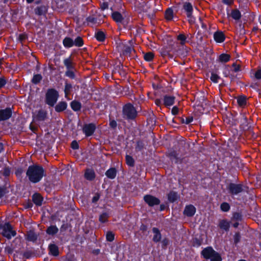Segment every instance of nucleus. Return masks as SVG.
I'll return each mask as SVG.
<instances>
[{
    "mask_svg": "<svg viewBox=\"0 0 261 261\" xmlns=\"http://www.w3.org/2000/svg\"><path fill=\"white\" fill-rule=\"evenodd\" d=\"M46 175L45 171L42 166L37 164L29 166L26 171V177L32 184L38 183Z\"/></svg>",
    "mask_w": 261,
    "mask_h": 261,
    "instance_id": "nucleus-1",
    "label": "nucleus"
},
{
    "mask_svg": "<svg viewBox=\"0 0 261 261\" xmlns=\"http://www.w3.org/2000/svg\"><path fill=\"white\" fill-rule=\"evenodd\" d=\"M122 115L124 119L127 121H133L137 118L138 112L134 105L128 102L122 107Z\"/></svg>",
    "mask_w": 261,
    "mask_h": 261,
    "instance_id": "nucleus-2",
    "label": "nucleus"
},
{
    "mask_svg": "<svg viewBox=\"0 0 261 261\" xmlns=\"http://www.w3.org/2000/svg\"><path fill=\"white\" fill-rule=\"evenodd\" d=\"M201 256L210 261H222L221 254L215 251L212 246H207L203 248L200 252Z\"/></svg>",
    "mask_w": 261,
    "mask_h": 261,
    "instance_id": "nucleus-3",
    "label": "nucleus"
},
{
    "mask_svg": "<svg viewBox=\"0 0 261 261\" xmlns=\"http://www.w3.org/2000/svg\"><path fill=\"white\" fill-rule=\"evenodd\" d=\"M59 97V92L54 88H48L45 95V102L50 107H54Z\"/></svg>",
    "mask_w": 261,
    "mask_h": 261,
    "instance_id": "nucleus-4",
    "label": "nucleus"
},
{
    "mask_svg": "<svg viewBox=\"0 0 261 261\" xmlns=\"http://www.w3.org/2000/svg\"><path fill=\"white\" fill-rule=\"evenodd\" d=\"M245 164L243 160L238 156H233L231 161L228 163L226 168L229 172H234L238 170H243Z\"/></svg>",
    "mask_w": 261,
    "mask_h": 261,
    "instance_id": "nucleus-5",
    "label": "nucleus"
},
{
    "mask_svg": "<svg viewBox=\"0 0 261 261\" xmlns=\"http://www.w3.org/2000/svg\"><path fill=\"white\" fill-rule=\"evenodd\" d=\"M181 10L185 13L189 23L191 24L195 23L196 18L193 15L194 9L192 4L189 2H184Z\"/></svg>",
    "mask_w": 261,
    "mask_h": 261,
    "instance_id": "nucleus-6",
    "label": "nucleus"
},
{
    "mask_svg": "<svg viewBox=\"0 0 261 261\" xmlns=\"http://www.w3.org/2000/svg\"><path fill=\"white\" fill-rule=\"evenodd\" d=\"M245 186L242 184L230 182L226 186L227 193L232 197L239 195L244 192Z\"/></svg>",
    "mask_w": 261,
    "mask_h": 261,
    "instance_id": "nucleus-7",
    "label": "nucleus"
},
{
    "mask_svg": "<svg viewBox=\"0 0 261 261\" xmlns=\"http://www.w3.org/2000/svg\"><path fill=\"white\" fill-rule=\"evenodd\" d=\"M239 122V127L242 132L247 130L249 128L253 127L252 125V120L248 118L246 116V114L244 112L240 113Z\"/></svg>",
    "mask_w": 261,
    "mask_h": 261,
    "instance_id": "nucleus-8",
    "label": "nucleus"
},
{
    "mask_svg": "<svg viewBox=\"0 0 261 261\" xmlns=\"http://www.w3.org/2000/svg\"><path fill=\"white\" fill-rule=\"evenodd\" d=\"M33 120L35 123L39 124L44 122L48 119L47 112L43 109H40L36 111L32 114Z\"/></svg>",
    "mask_w": 261,
    "mask_h": 261,
    "instance_id": "nucleus-9",
    "label": "nucleus"
},
{
    "mask_svg": "<svg viewBox=\"0 0 261 261\" xmlns=\"http://www.w3.org/2000/svg\"><path fill=\"white\" fill-rule=\"evenodd\" d=\"M2 234L7 239H11L12 237H15L16 235V232L12 230V225L9 223H6L4 225Z\"/></svg>",
    "mask_w": 261,
    "mask_h": 261,
    "instance_id": "nucleus-10",
    "label": "nucleus"
},
{
    "mask_svg": "<svg viewBox=\"0 0 261 261\" xmlns=\"http://www.w3.org/2000/svg\"><path fill=\"white\" fill-rule=\"evenodd\" d=\"M96 129V124L94 123H89L84 124L82 130L86 137H89L92 136Z\"/></svg>",
    "mask_w": 261,
    "mask_h": 261,
    "instance_id": "nucleus-11",
    "label": "nucleus"
},
{
    "mask_svg": "<svg viewBox=\"0 0 261 261\" xmlns=\"http://www.w3.org/2000/svg\"><path fill=\"white\" fill-rule=\"evenodd\" d=\"M143 200L150 207H153L160 204L161 201L159 198L150 194H147L144 196Z\"/></svg>",
    "mask_w": 261,
    "mask_h": 261,
    "instance_id": "nucleus-12",
    "label": "nucleus"
},
{
    "mask_svg": "<svg viewBox=\"0 0 261 261\" xmlns=\"http://www.w3.org/2000/svg\"><path fill=\"white\" fill-rule=\"evenodd\" d=\"M12 115V108H6L5 109L0 110V121H5L11 117Z\"/></svg>",
    "mask_w": 261,
    "mask_h": 261,
    "instance_id": "nucleus-13",
    "label": "nucleus"
},
{
    "mask_svg": "<svg viewBox=\"0 0 261 261\" xmlns=\"http://www.w3.org/2000/svg\"><path fill=\"white\" fill-rule=\"evenodd\" d=\"M106 16L105 15H103L102 16L99 15V18L97 19L96 17L94 16H89L87 17L86 19L87 22L88 23V25H89L90 23L92 24H95L98 23V24H100L101 23L103 22V20H102L103 18L106 17Z\"/></svg>",
    "mask_w": 261,
    "mask_h": 261,
    "instance_id": "nucleus-14",
    "label": "nucleus"
},
{
    "mask_svg": "<svg viewBox=\"0 0 261 261\" xmlns=\"http://www.w3.org/2000/svg\"><path fill=\"white\" fill-rule=\"evenodd\" d=\"M175 97L174 96L165 95L163 96V105L166 108L173 106L175 103Z\"/></svg>",
    "mask_w": 261,
    "mask_h": 261,
    "instance_id": "nucleus-15",
    "label": "nucleus"
},
{
    "mask_svg": "<svg viewBox=\"0 0 261 261\" xmlns=\"http://www.w3.org/2000/svg\"><path fill=\"white\" fill-rule=\"evenodd\" d=\"M152 232L153 234L152 241L156 244L159 243L161 241L162 237L161 230L158 228L153 227L152 228Z\"/></svg>",
    "mask_w": 261,
    "mask_h": 261,
    "instance_id": "nucleus-16",
    "label": "nucleus"
},
{
    "mask_svg": "<svg viewBox=\"0 0 261 261\" xmlns=\"http://www.w3.org/2000/svg\"><path fill=\"white\" fill-rule=\"evenodd\" d=\"M196 211L195 207L192 204H189L185 206L183 214L187 217H191L195 215Z\"/></svg>",
    "mask_w": 261,
    "mask_h": 261,
    "instance_id": "nucleus-17",
    "label": "nucleus"
},
{
    "mask_svg": "<svg viewBox=\"0 0 261 261\" xmlns=\"http://www.w3.org/2000/svg\"><path fill=\"white\" fill-rule=\"evenodd\" d=\"M253 128V127H252L249 128L247 130L242 132L244 136L247 139L254 140L257 138L258 135L254 132Z\"/></svg>",
    "mask_w": 261,
    "mask_h": 261,
    "instance_id": "nucleus-18",
    "label": "nucleus"
},
{
    "mask_svg": "<svg viewBox=\"0 0 261 261\" xmlns=\"http://www.w3.org/2000/svg\"><path fill=\"white\" fill-rule=\"evenodd\" d=\"M225 35L222 31H217L214 34V39L218 43L223 42L225 40Z\"/></svg>",
    "mask_w": 261,
    "mask_h": 261,
    "instance_id": "nucleus-19",
    "label": "nucleus"
},
{
    "mask_svg": "<svg viewBox=\"0 0 261 261\" xmlns=\"http://www.w3.org/2000/svg\"><path fill=\"white\" fill-rule=\"evenodd\" d=\"M39 234L36 233L34 230H30L27 232L25 239L29 242H36L38 239Z\"/></svg>",
    "mask_w": 261,
    "mask_h": 261,
    "instance_id": "nucleus-20",
    "label": "nucleus"
},
{
    "mask_svg": "<svg viewBox=\"0 0 261 261\" xmlns=\"http://www.w3.org/2000/svg\"><path fill=\"white\" fill-rule=\"evenodd\" d=\"M32 201L36 206H41L43 200V197L40 194L35 193L32 196Z\"/></svg>",
    "mask_w": 261,
    "mask_h": 261,
    "instance_id": "nucleus-21",
    "label": "nucleus"
},
{
    "mask_svg": "<svg viewBox=\"0 0 261 261\" xmlns=\"http://www.w3.org/2000/svg\"><path fill=\"white\" fill-rule=\"evenodd\" d=\"M48 10V8L45 5L38 6L34 9V13L38 16H45Z\"/></svg>",
    "mask_w": 261,
    "mask_h": 261,
    "instance_id": "nucleus-22",
    "label": "nucleus"
},
{
    "mask_svg": "<svg viewBox=\"0 0 261 261\" xmlns=\"http://www.w3.org/2000/svg\"><path fill=\"white\" fill-rule=\"evenodd\" d=\"M54 107L56 112L61 113L67 109L68 105L65 101H60Z\"/></svg>",
    "mask_w": 261,
    "mask_h": 261,
    "instance_id": "nucleus-23",
    "label": "nucleus"
},
{
    "mask_svg": "<svg viewBox=\"0 0 261 261\" xmlns=\"http://www.w3.org/2000/svg\"><path fill=\"white\" fill-rule=\"evenodd\" d=\"M48 249L49 251V254L54 256H57L59 255V247L55 244H49Z\"/></svg>",
    "mask_w": 261,
    "mask_h": 261,
    "instance_id": "nucleus-24",
    "label": "nucleus"
},
{
    "mask_svg": "<svg viewBox=\"0 0 261 261\" xmlns=\"http://www.w3.org/2000/svg\"><path fill=\"white\" fill-rule=\"evenodd\" d=\"M179 198V195L176 191H170L167 194L168 200L170 203L175 202Z\"/></svg>",
    "mask_w": 261,
    "mask_h": 261,
    "instance_id": "nucleus-25",
    "label": "nucleus"
},
{
    "mask_svg": "<svg viewBox=\"0 0 261 261\" xmlns=\"http://www.w3.org/2000/svg\"><path fill=\"white\" fill-rule=\"evenodd\" d=\"M94 37L97 41L103 42L106 39V34L102 31L98 30L97 31L95 32Z\"/></svg>",
    "mask_w": 261,
    "mask_h": 261,
    "instance_id": "nucleus-26",
    "label": "nucleus"
},
{
    "mask_svg": "<svg viewBox=\"0 0 261 261\" xmlns=\"http://www.w3.org/2000/svg\"><path fill=\"white\" fill-rule=\"evenodd\" d=\"M96 175L94 171L92 169H87L85 172L84 177L88 180L92 181L95 178Z\"/></svg>",
    "mask_w": 261,
    "mask_h": 261,
    "instance_id": "nucleus-27",
    "label": "nucleus"
},
{
    "mask_svg": "<svg viewBox=\"0 0 261 261\" xmlns=\"http://www.w3.org/2000/svg\"><path fill=\"white\" fill-rule=\"evenodd\" d=\"M219 227L222 230L228 231L230 228V222L226 219H222L219 221Z\"/></svg>",
    "mask_w": 261,
    "mask_h": 261,
    "instance_id": "nucleus-28",
    "label": "nucleus"
},
{
    "mask_svg": "<svg viewBox=\"0 0 261 261\" xmlns=\"http://www.w3.org/2000/svg\"><path fill=\"white\" fill-rule=\"evenodd\" d=\"M117 173L116 169L114 167H111L106 171L105 175L108 178L113 179L116 177Z\"/></svg>",
    "mask_w": 261,
    "mask_h": 261,
    "instance_id": "nucleus-29",
    "label": "nucleus"
},
{
    "mask_svg": "<svg viewBox=\"0 0 261 261\" xmlns=\"http://www.w3.org/2000/svg\"><path fill=\"white\" fill-rule=\"evenodd\" d=\"M59 231V229L55 225H51L46 229V233L51 236L56 234Z\"/></svg>",
    "mask_w": 261,
    "mask_h": 261,
    "instance_id": "nucleus-30",
    "label": "nucleus"
},
{
    "mask_svg": "<svg viewBox=\"0 0 261 261\" xmlns=\"http://www.w3.org/2000/svg\"><path fill=\"white\" fill-rule=\"evenodd\" d=\"M70 106L71 109L74 112H78L81 110L82 108L81 103L77 100H73L70 103Z\"/></svg>",
    "mask_w": 261,
    "mask_h": 261,
    "instance_id": "nucleus-31",
    "label": "nucleus"
},
{
    "mask_svg": "<svg viewBox=\"0 0 261 261\" xmlns=\"http://www.w3.org/2000/svg\"><path fill=\"white\" fill-rule=\"evenodd\" d=\"M63 64L67 70H74L75 69L74 66L73 65V63L71 60V56L63 60Z\"/></svg>",
    "mask_w": 261,
    "mask_h": 261,
    "instance_id": "nucleus-32",
    "label": "nucleus"
},
{
    "mask_svg": "<svg viewBox=\"0 0 261 261\" xmlns=\"http://www.w3.org/2000/svg\"><path fill=\"white\" fill-rule=\"evenodd\" d=\"M112 18L116 22H121L124 19L122 15L118 11L112 13Z\"/></svg>",
    "mask_w": 261,
    "mask_h": 261,
    "instance_id": "nucleus-33",
    "label": "nucleus"
},
{
    "mask_svg": "<svg viewBox=\"0 0 261 261\" xmlns=\"http://www.w3.org/2000/svg\"><path fill=\"white\" fill-rule=\"evenodd\" d=\"M63 44L64 46L66 48L72 47L74 46L73 40L69 37H66L63 40Z\"/></svg>",
    "mask_w": 261,
    "mask_h": 261,
    "instance_id": "nucleus-34",
    "label": "nucleus"
},
{
    "mask_svg": "<svg viewBox=\"0 0 261 261\" xmlns=\"http://www.w3.org/2000/svg\"><path fill=\"white\" fill-rule=\"evenodd\" d=\"M230 58L231 56L230 55L223 53L219 55L218 60L219 62L226 63L230 61Z\"/></svg>",
    "mask_w": 261,
    "mask_h": 261,
    "instance_id": "nucleus-35",
    "label": "nucleus"
},
{
    "mask_svg": "<svg viewBox=\"0 0 261 261\" xmlns=\"http://www.w3.org/2000/svg\"><path fill=\"white\" fill-rule=\"evenodd\" d=\"M238 105L242 108H244L247 104V97L245 95H241L237 98Z\"/></svg>",
    "mask_w": 261,
    "mask_h": 261,
    "instance_id": "nucleus-36",
    "label": "nucleus"
},
{
    "mask_svg": "<svg viewBox=\"0 0 261 261\" xmlns=\"http://www.w3.org/2000/svg\"><path fill=\"white\" fill-rule=\"evenodd\" d=\"M72 90V85L70 83H68L66 82L65 83V87H64V94L65 97L67 98L68 96L70 94L71 91Z\"/></svg>",
    "mask_w": 261,
    "mask_h": 261,
    "instance_id": "nucleus-37",
    "label": "nucleus"
},
{
    "mask_svg": "<svg viewBox=\"0 0 261 261\" xmlns=\"http://www.w3.org/2000/svg\"><path fill=\"white\" fill-rule=\"evenodd\" d=\"M125 161L126 165L130 167H134L135 165L134 159L130 155H125Z\"/></svg>",
    "mask_w": 261,
    "mask_h": 261,
    "instance_id": "nucleus-38",
    "label": "nucleus"
},
{
    "mask_svg": "<svg viewBox=\"0 0 261 261\" xmlns=\"http://www.w3.org/2000/svg\"><path fill=\"white\" fill-rule=\"evenodd\" d=\"M231 16L233 19L238 20L241 18L242 15L238 9H233L231 12Z\"/></svg>",
    "mask_w": 261,
    "mask_h": 261,
    "instance_id": "nucleus-39",
    "label": "nucleus"
},
{
    "mask_svg": "<svg viewBox=\"0 0 261 261\" xmlns=\"http://www.w3.org/2000/svg\"><path fill=\"white\" fill-rule=\"evenodd\" d=\"M203 243V239L201 237H195L193 239L192 246L194 247H199Z\"/></svg>",
    "mask_w": 261,
    "mask_h": 261,
    "instance_id": "nucleus-40",
    "label": "nucleus"
},
{
    "mask_svg": "<svg viewBox=\"0 0 261 261\" xmlns=\"http://www.w3.org/2000/svg\"><path fill=\"white\" fill-rule=\"evenodd\" d=\"M165 17L167 20H171L173 18V11L172 8H168L165 12Z\"/></svg>",
    "mask_w": 261,
    "mask_h": 261,
    "instance_id": "nucleus-41",
    "label": "nucleus"
},
{
    "mask_svg": "<svg viewBox=\"0 0 261 261\" xmlns=\"http://www.w3.org/2000/svg\"><path fill=\"white\" fill-rule=\"evenodd\" d=\"M178 154L177 151L175 150H171L170 151L168 154V157L171 160H175V163H178L179 162V158L178 157Z\"/></svg>",
    "mask_w": 261,
    "mask_h": 261,
    "instance_id": "nucleus-42",
    "label": "nucleus"
},
{
    "mask_svg": "<svg viewBox=\"0 0 261 261\" xmlns=\"http://www.w3.org/2000/svg\"><path fill=\"white\" fill-rule=\"evenodd\" d=\"M132 50L135 51V49L131 46L125 44L122 51V54L124 56H130Z\"/></svg>",
    "mask_w": 261,
    "mask_h": 261,
    "instance_id": "nucleus-43",
    "label": "nucleus"
},
{
    "mask_svg": "<svg viewBox=\"0 0 261 261\" xmlns=\"http://www.w3.org/2000/svg\"><path fill=\"white\" fill-rule=\"evenodd\" d=\"M42 80V76L41 74H34L31 80V82L35 85H37L40 83Z\"/></svg>",
    "mask_w": 261,
    "mask_h": 261,
    "instance_id": "nucleus-44",
    "label": "nucleus"
},
{
    "mask_svg": "<svg viewBox=\"0 0 261 261\" xmlns=\"http://www.w3.org/2000/svg\"><path fill=\"white\" fill-rule=\"evenodd\" d=\"M161 244V248L162 249L166 250L168 246L170 244V241L167 237H164L160 242Z\"/></svg>",
    "mask_w": 261,
    "mask_h": 261,
    "instance_id": "nucleus-45",
    "label": "nucleus"
},
{
    "mask_svg": "<svg viewBox=\"0 0 261 261\" xmlns=\"http://www.w3.org/2000/svg\"><path fill=\"white\" fill-rule=\"evenodd\" d=\"M73 45L76 47H82L84 45V40L80 36H77L73 40Z\"/></svg>",
    "mask_w": 261,
    "mask_h": 261,
    "instance_id": "nucleus-46",
    "label": "nucleus"
},
{
    "mask_svg": "<svg viewBox=\"0 0 261 261\" xmlns=\"http://www.w3.org/2000/svg\"><path fill=\"white\" fill-rule=\"evenodd\" d=\"M145 144L143 141L139 140L136 141L135 149L137 151H141L144 148Z\"/></svg>",
    "mask_w": 261,
    "mask_h": 261,
    "instance_id": "nucleus-47",
    "label": "nucleus"
},
{
    "mask_svg": "<svg viewBox=\"0 0 261 261\" xmlns=\"http://www.w3.org/2000/svg\"><path fill=\"white\" fill-rule=\"evenodd\" d=\"M189 37V35H188L187 37L185 36V35L183 34H179L177 36V39L179 41H180V44L181 45H182L184 47V45L187 42V39Z\"/></svg>",
    "mask_w": 261,
    "mask_h": 261,
    "instance_id": "nucleus-48",
    "label": "nucleus"
},
{
    "mask_svg": "<svg viewBox=\"0 0 261 261\" xmlns=\"http://www.w3.org/2000/svg\"><path fill=\"white\" fill-rule=\"evenodd\" d=\"M243 219V216L241 213L234 212L232 214L231 220H235L237 221H241Z\"/></svg>",
    "mask_w": 261,
    "mask_h": 261,
    "instance_id": "nucleus-49",
    "label": "nucleus"
},
{
    "mask_svg": "<svg viewBox=\"0 0 261 261\" xmlns=\"http://www.w3.org/2000/svg\"><path fill=\"white\" fill-rule=\"evenodd\" d=\"M220 209L222 212H227L230 209L229 204L226 202H223L220 204Z\"/></svg>",
    "mask_w": 261,
    "mask_h": 261,
    "instance_id": "nucleus-50",
    "label": "nucleus"
},
{
    "mask_svg": "<svg viewBox=\"0 0 261 261\" xmlns=\"http://www.w3.org/2000/svg\"><path fill=\"white\" fill-rule=\"evenodd\" d=\"M11 171L9 167L5 166V167L0 171V174L5 177L9 176L10 175Z\"/></svg>",
    "mask_w": 261,
    "mask_h": 261,
    "instance_id": "nucleus-51",
    "label": "nucleus"
},
{
    "mask_svg": "<svg viewBox=\"0 0 261 261\" xmlns=\"http://www.w3.org/2000/svg\"><path fill=\"white\" fill-rule=\"evenodd\" d=\"M154 55L152 52H148L144 54V59L147 62H151L153 60Z\"/></svg>",
    "mask_w": 261,
    "mask_h": 261,
    "instance_id": "nucleus-52",
    "label": "nucleus"
},
{
    "mask_svg": "<svg viewBox=\"0 0 261 261\" xmlns=\"http://www.w3.org/2000/svg\"><path fill=\"white\" fill-rule=\"evenodd\" d=\"M109 217V214L106 212H103L100 215L99 217V221L101 223H106L108 221V218Z\"/></svg>",
    "mask_w": 261,
    "mask_h": 261,
    "instance_id": "nucleus-53",
    "label": "nucleus"
},
{
    "mask_svg": "<svg viewBox=\"0 0 261 261\" xmlns=\"http://www.w3.org/2000/svg\"><path fill=\"white\" fill-rule=\"evenodd\" d=\"M34 255V253L32 250H27L22 253L23 258L25 259H30Z\"/></svg>",
    "mask_w": 261,
    "mask_h": 261,
    "instance_id": "nucleus-54",
    "label": "nucleus"
},
{
    "mask_svg": "<svg viewBox=\"0 0 261 261\" xmlns=\"http://www.w3.org/2000/svg\"><path fill=\"white\" fill-rule=\"evenodd\" d=\"M115 239V234L111 231H108L106 234V240L108 242H112Z\"/></svg>",
    "mask_w": 261,
    "mask_h": 261,
    "instance_id": "nucleus-55",
    "label": "nucleus"
},
{
    "mask_svg": "<svg viewBox=\"0 0 261 261\" xmlns=\"http://www.w3.org/2000/svg\"><path fill=\"white\" fill-rule=\"evenodd\" d=\"M220 79V77L216 73L214 72L211 73L210 77L211 80L214 83H218V80Z\"/></svg>",
    "mask_w": 261,
    "mask_h": 261,
    "instance_id": "nucleus-56",
    "label": "nucleus"
},
{
    "mask_svg": "<svg viewBox=\"0 0 261 261\" xmlns=\"http://www.w3.org/2000/svg\"><path fill=\"white\" fill-rule=\"evenodd\" d=\"M65 75L71 79H74L75 78V74L73 70H67L65 73Z\"/></svg>",
    "mask_w": 261,
    "mask_h": 261,
    "instance_id": "nucleus-57",
    "label": "nucleus"
},
{
    "mask_svg": "<svg viewBox=\"0 0 261 261\" xmlns=\"http://www.w3.org/2000/svg\"><path fill=\"white\" fill-rule=\"evenodd\" d=\"M232 67L233 69L231 70L234 72H238L242 70L241 66L239 64H237L236 62L232 64Z\"/></svg>",
    "mask_w": 261,
    "mask_h": 261,
    "instance_id": "nucleus-58",
    "label": "nucleus"
},
{
    "mask_svg": "<svg viewBox=\"0 0 261 261\" xmlns=\"http://www.w3.org/2000/svg\"><path fill=\"white\" fill-rule=\"evenodd\" d=\"M241 239V236L240 233L239 232H236L233 236L234 243L235 244H238L240 242Z\"/></svg>",
    "mask_w": 261,
    "mask_h": 261,
    "instance_id": "nucleus-59",
    "label": "nucleus"
},
{
    "mask_svg": "<svg viewBox=\"0 0 261 261\" xmlns=\"http://www.w3.org/2000/svg\"><path fill=\"white\" fill-rule=\"evenodd\" d=\"M109 126L110 127L113 129H115L117 126V123L114 119H112L111 118L109 119Z\"/></svg>",
    "mask_w": 261,
    "mask_h": 261,
    "instance_id": "nucleus-60",
    "label": "nucleus"
},
{
    "mask_svg": "<svg viewBox=\"0 0 261 261\" xmlns=\"http://www.w3.org/2000/svg\"><path fill=\"white\" fill-rule=\"evenodd\" d=\"M28 38V35L25 33L20 34L18 37V40L21 43H22L25 40Z\"/></svg>",
    "mask_w": 261,
    "mask_h": 261,
    "instance_id": "nucleus-61",
    "label": "nucleus"
},
{
    "mask_svg": "<svg viewBox=\"0 0 261 261\" xmlns=\"http://www.w3.org/2000/svg\"><path fill=\"white\" fill-rule=\"evenodd\" d=\"M7 192V190L5 186H0V198L4 197Z\"/></svg>",
    "mask_w": 261,
    "mask_h": 261,
    "instance_id": "nucleus-62",
    "label": "nucleus"
},
{
    "mask_svg": "<svg viewBox=\"0 0 261 261\" xmlns=\"http://www.w3.org/2000/svg\"><path fill=\"white\" fill-rule=\"evenodd\" d=\"M125 44L121 42H120L119 43H117V50L119 51V52H122V51L123 50V48L124 47V45H125Z\"/></svg>",
    "mask_w": 261,
    "mask_h": 261,
    "instance_id": "nucleus-63",
    "label": "nucleus"
},
{
    "mask_svg": "<svg viewBox=\"0 0 261 261\" xmlns=\"http://www.w3.org/2000/svg\"><path fill=\"white\" fill-rule=\"evenodd\" d=\"M254 77L257 80H261V69H258L254 74Z\"/></svg>",
    "mask_w": 261,
    "mask_h": 261,
    "instance_id": "nucleus-64",
    "label": "nucleus"
}]
</instances>
